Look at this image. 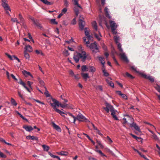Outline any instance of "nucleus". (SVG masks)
Instances as JSON below:
<instances>
[{"label": "nucleus", "mask_w": 160, "mask_h": 160, "mask_svg": "<svg viewBox=\"0 0 160 160\" xmlns=\"http://www.w3.org/2000/svg\"><path fill=\"white\" fill-rule=\"evenodd\" d=\"M52 100L53 103L50 102V104L51 106L52 107L53 109L58 113L60 114L61 116L62 115V114L65 113L64 112L56 108V107L60 106L61 108H68L70 109H73V108L72 106L68 104L65 103L63 102V103H62L60 102L59 101L53 98H52Z\"/></svg>", "instance_id": "f257e3e1"}, {"label": "nucleus", "mask_w": 160, "mask_h": 160, "mask_svg": "<svg viewBox=\"0 0 160 160\" xmlns=\"http://www.w3.org/2000/svg\"><path fill=\"white\" fill-rule=\"evenodd\" d=\"M78 49L80 52H76L74 53L73 57L74 60L76 63L78 62L80 59L82 62H84L87 57L86 52L83 51V48L81 46L78 47Z\"/></svg>", "instance_id": "f03ea898"}, {"label": "nucleus", "mask_w": 160, "mask_h": 160, "mask_svg": "<svg viewBox=\"0 0 160 160\" xmlns=\"http://www.w3.org/2000/svg\"><path fill=\"white\" fill-rule=\"evenodd\" d=\"M106 107H103V108L106 111L107 113H108L109 111L111 112V114L112 116V117L116 120H118V117L115 115V112L117 111L115 110L113 108L112 106L108 103L106 102L105 103Z\"/></svg>", "instance_id": "7ed1b4c3"}, {"label": "nucleus", "mask_w": 160, "mask_h": 160, "mask_svg": "<svg viewBox=\"0 0 160 160\" xmlns=\"http://www.w3.org/2000/svg\"><path fill=\"white\" fill-rule=\"evenodd\" d=\"M88 47L89 48L93 53H95L99 52V49L95 42L92 43L89 45H88Z\"/></svg>", "instance_id": "20e7f679"}, {"label": "nucleus", "mask_w": 160, "mask_h": 160, "mask_svg": "<svg viewBox=\"0 0 160 160\" xmlns=\"http://www.w3.org/2000/svg\"><path fill=\"white\" fill-rule=\"evenodd\" d=\"M78 120L79 121L85 122H89V121L81 113L78 114L76 117V120Z\"/></svg>", "instance_id": "39448f33"}, {"label": "nucleus", "mask_w": 160, "mask_h": 160, "mask_svg": "<svg viewBox=\"0 0 160 160\" xmlns=\"http://www.w3.org/2000/svg\"><path fill=\"white\" fill-rule=\"evenodd\" d=\"M2 7L6 11V13H9L8 11L9 10V11H10L11 9L8 4V1L6 0H2Z\"/></svg>", "instance_id": "423d86ee"}, {"label": "nucleus", "mask_w": 160, "mask_h": 160, "mask_svg": "<svg viewBox=\"0 0 160 160\" xmlns=\"http://www.w3.org/2000/svg\"><path fill=\"white\" fill-rule=\"evenodd\" d=\"M67 115L69 116L70 117L67 118L69 121L75 124L76 121V117L73 115L71 113L69 112H64Z\"/></svg>", "instance_id": "0eeeda50"}, {"label": "nucleus", "mask_w": 160, "mask_h": 160, "mask_svg": "<svg viewBox=\"0 0 160 160\" xmlns=\"http://www.w3.org/2000/svg\"><path fill=\"white\" fill-rule=\"evenodd\" d=\"M85 25V22L80 18L79 21V26L81 30H82L84 29Z\"/></svg>", "instance_id": "6e6552de"}, {"label": "nucleus", "mask_w": 160, "mask_h": 160, "mask_svg": "<svg viewBox=\"0 0 160 160\" xmlns=\"http://www.w3.org/2000/svg\"><path fill=\"white\" fill-rule=\"evenodd\" d=\"M141 75L143 78L146 79H148L152 82H153L154 81V78L152 76H148L146 74L142 73L141 74Z\"/></svg>", "instance_id": "1a4fd4ad"}, {"label": "nucleus", "mask_w": 160, "mask_h": 160, "mask_svg": "<svg viewBox=\"0 0 160 160\" xmlns=\"http://www.w3.org/2000/svg\"><path fill=\"white\" fill-rule=\"evenodd\" d=\"M120 55L121 56V58L124 61H126L127 62H128V60L127 58V56H126L125 53L122 52H120Z\"/></svg>", "instance_id": "9d476101"}, {"label": "nucleus", "mask_w": 160, "mask_h": 160, "mask_svg": "<svg viewBox=\"0 0 160 160\" xmlns=\"http://www.w3.org/2000/svg\"><path fill=\"white\" fill-rule=\"evenodd\" d=\"M130 127H133L134 129L139 132H140V127H138L135 123L133 122L130 124Z\"/></svg>", "instance_id": "9b49d317"}, {"label": "nucleus", "mask_w": 160, "mask_h": 160, "mask_svg": "<svg viewBox=\"0 0 160 160\" xmlns=\"http://www.w3.org/2000/svg\"><path fill=\"white\" fill-rule=\"evenodd\" d=\"M18 82L20 84L22 85L29 92H30V89L26 86V84L21 79H20L19 80Z\"/></svg>", "instance_id": "f8f14e48"}, {"label": "nucleus", "mask_w": 160, "mask_h": 160, "mask_svg": "<svg viewBox=\"0 0 160 160\" xmlns=\"http://www.w3.org/2000/svg\"><path fill=\"white\" fill-rule=\"evenodd\" d=\"M33 23L39 28L41 29L42 27L41 24L39 23L38 20L36 19L33 22Z\"/></svg>", "instance_id": "ddd939ff"}, {"label": "nucleus", "mask_w": 160, "mask_h": 160, "mask_svg": "<svg viewBox=\"0 0 160 160\" xmlns=\"http://www.w3.org/2000/svg\"><path fill=\"white\" fill-rule=\"evenodd\" d=\"M23 128L27 131L30 132L33 130V128L30 126L25 125L23 126Z\"/></svg>", "instance_id": "4468645a"}, {"label": "nucleus", "mask_w": 160, "mask_h": 160, "mask_svg": "<svg viewBox=\"0 0 160 160\" xmlns=\"http://www.w3.org/2000/svg\"><path fill=\"white\" fill-rule=\"evenodd\" d=\"M85 35L87 36V38H88V39L89 40H91L92 38V37L91 35H90L89 32L87 30V28H85Z\"/></svg>", "instance_id": "2eb2a0df"}, {"label": "nucleus", "mask_w": 160, "mask_h": 160, "mask_svg": "<svg viewBox=\"0 0 160 160\" xmlns=\"http://www.w3.org/2000/svg\"><path fill=\"white\" fill-rule=\"evenodd\" d=\"M27 139H31L32 140L38 141V138L37 137H35L34 136H31L30 135H28L26 137Z\"/></svg>", "instance_id": "dca6fc26"}, {"label": "nucleus", "mask_w": 160, "mask_h": 160, "mask_svg": "<svg viewBox=\"0 0 160 160\" xmlns=\"http://www.w3.org/2000/svg\"><path fill=\"white\" fill-rule=\"evenodd\" d=\"M110 23L111 29L116 28H117V25L114 21H110Z\"/></svg>", "instance_id": "f3484780"}, {"label": "nucleus", "mask_w": 160, "mask_h": 160, "mask_svg": "<svg viewBox=\"0 0 160 160\" xmlns=\"http://www.w3.org/2000/svg\"><path fill=\"white\" fill-rule=\"evenodd\" d=\"M22 72L25 77H27L28 76H30L32 78V76L31 74L29 72H27V71L25 70H23V71H22Z\"/></svg>", "instance_id": "a211bd4d"}, {"label": "nucleus", "mask_w": 160, "mask_h": 160, "mask_svg": "<svg viewBox=\"0 0 160 160\" xmlns=\"http://www.w3.org/2000/svg\"><path fill=\"white\" fill-rule=\"evenodd\" d=\"M52 126L58 132H61L60 128L54 122H52Z\"/></svg>", "instance_id": "6ab92c4d"}, {"label": "nucleus", "mask_w": 160, "mask_h": 160, "mask_svg": "<svg viewBox=\"0 0 160 160\" xmlns=\"http://www.w3.org/2000/svg\"><path fill=\"white\" fill-rule=\"evenodd\" d=\"M104 11L105 12V14L106 16L109 18H111V17L110 16L109 14V11L108 10V8L107 7H106L104 9Z\"/></svg>", "instance_id": "aec40b11"}, {"label": "nucleus", "mask_w": 160, "mask_h": 160, "mask_svg": "<svg viewBox=\"0 0 160 160\" xmlns=\"http://www.w3.org/2000/svg\"><path fill=\"white\" fill-rule=\"evenodd\" d=\"M78 0H72V1L75 6H77L78 7L82 9V8L80 5L78 3Z\"/></svg>", "instance_id": "412c9836"}, {"label": "nucleus", "mask_w": 160, "mask_h": 160, "mask_svg": "<svg viewBox=\"0 0 160 160\" xmlns=\"http://www.w3.org/2000/svg\"><path fill=\"white\" fill-rule=\"evenodd\" d=\"M83 41L85 42V44H86L87 46L88 47V45L90 43L89 41L90 40L88 39V38L87 37H84L83 38Z\"/></svg>", "instance_id": "4be33fe9"}, {"label": "nucleus", "mask_w": 160, "mask_h": 160, "mask_svg": "<svg viewBox=\"0 0 160 160\" xmlns=\"http://www.w3.org/2000/svg\"><path fill=\"white\" fill-rule=\"evenodd\" d=\"M118 49L119 51V52H122L123 51V49L122 48V45L119 42L118 43H116Z\"/></svg>", "instance_id": "5701e85b"}, {"label": "nucleus", "mask_w": 160, "mask_h": 160, "mask_svg": "<svg viewBox=\"0 0 160 160\" xmlns=\"http://www.w3.org/2000/svg\"><path fill=\"white\" fill-rule=\"evenodd\" d=\"M81 75L83 78L86 80L89 78L88 74V73H82Z\"/></svg>", "instance_id": "b1692460"}, {"label": "nucleus", "mask_w": 160, "mask_h": 160, "mask_svg": "<svg viewBox=\"0 0 160 160\" xmlns=\"http://www.w3.org/2000/svg\"><path fill=\"white\" fill-rule=\"evenodd\" d=\"M81 69L82 72L88 71V68L86 65H83L82 66Z\"/></svg>", "instance_id": "393cba45"}, {"label": "nucleus", "mask_w": 160, "mask_h": 160, "mask_svg": "<svg viewBox=\"0 0 160 160\" xmlns=\"http://www.w3.org/2000/svg\"><path fill=\"white\" fill-rule=\"evenodd\" d=\"M78 8L77 6H75L74 8V10L75 14L77 16L79 14V10L78 9Z\"/></svg>", "instance_id": "a878e982"}, {"label": "nucleus", "mask_w": 160, "mask_h": 160, "mask_svg": "<svg viewBox=\"0 0 160 160\" xmlns=\"http://www.w3.org/2000/svg\"><path fill=\"white\" fill-rule=\"evenodd\" d=\"M25 49L26 51L29 52H31L32 51V47L29 45H28L25 46Z\"/></svg>", "instance_id": "bb28decb"}, {"label": "nucleus", "mask_w": 160, "mask_h": 160, "mask_svg": "<svg viewBox=\"0 0 160 160\" xmlns=\"http://www.w3.org/2000/svg\"><path fill=\"white\" fill-rule=\"evenodd\" d=\"M48 154L50 156L53 158H57L58 160H61V159L60 158V157H59L58 156L54 155H53L52 153H51L50 152H48Z\"/></svg>", "instance_id": "cd10ccee"}, {"label": "nucleus", "mask_w": 160, "mask_h": 160, "mask_svg": "<svg viewBox=\"0 0 160 160\" xmlns=\"http://www.w3.org/2000/svg\"><path fill=\"white\" fill-rule=\"evenodd\" d=\"M114 39L116 43L119 42V41L120 40V38L118 36H115L114 37Z\"/></svg>", "instance_id": "c85d7f7f"}, {"label": "nucleus", "mask_w": 160, "mask_h": 160, "mask_svg": "<svg viewBox=\"0 0 160 160\" xmlns=\"http://www.w3.org/2000/svg\"><path fill=\"white\" fill-rule=\"evenodd\" d=\"M89 68L90 72H94L96 71V68L93 66H89Z\"/></svg>", "instance_id": "c756f323"}, {"label": "nucleus", "mask_w": 160, "mask_h": 160, "mask_svg": "<svg viewBox=\"0 0 160 160\" xmlns=\"http://www.w3.org/2000/svg\"><path fill=\"white\" fill-rule=\"evenodd\" d=\"M42 147L43 148L44 151L46 152H48L50 148L49 146L45 145H42Z\"/></svg>", "instance_id": "7c9ffc66"}, {"label": "nucleus", "mask_w": 160, "mask_h": 160, "mask_svg": "<svg viewBox=\"0 0 160 160\" xmlns=\"http://www.w3.org/2000/svg\"><path fill=\"white\" fill-rule=\"evenodd\" d=\"M92 25L94 29L96 31H97L98 30V27L97 26L96 22L95 21H93L92 22Z\"/></svg>", "instance_id": "2f4dec72"}, {"label": "nucleus", "mask_w": 160, "mask_h": 160, "mask_svg": "<svg viewBox=\"0 0 160 160\" xmlns=\"http://www.w3.org/2000/svg\"><path fill=\"white\" fill-rule=\"evenodd\" d=\"M58 154L63 156H66L68 155V152H67L62 151L59 152Z\"/></svg>", "instance_id": "473e14b6"}, {"label": "nucleus", "mask_w": 160, "mask_h": 160, "mask_svg": "<svg viewBox=\"0 0 160 160\" xmlns=\"http://www.w3.org/2000/svg\"><path fill=\"white\" fill-rule=\"evenodd\" d=\"M95 151L96 152H98L101 155V156L106 157V156L104 153H103L100 150L98 149H96Z\"/></svg>", "instance_id": "72a5a7b5"}, {"label": "nucleus", "mask_w": 160, "mask_h": 160, "mask_svg": "<svg viewBox=\"0 0 160 160\" xmlns=\"http://www.w3.org/2000/svg\"><path fill=\"white\" fill-rule=\"evenodd\" d=\"M126 116L128 118V121H129L131 122H132V123L133 122V118L132 117H130L129 115H126Z\"/></svg>", "instance_id": "f704fd0d"}, {"label": "nucleus", "mask_w": 160, "mask_h": 160, "mask_svg": "<svg viewBox=\"0 0 160 160\" xmlns=\"http://www.w3.org/2000/svg\"><path fill=\"white\" fill-rule=\"evenodd\" d=\"M156 89L159 92H160V87L159 86H157L155 87ZM158 99L160 100V95L157 94Z\"/></svg>", "instance_id": "c9c22d12"}, {"label": "nucleus", "mask_w": 160, "mask_h": 160, "mask_svg": "<svg viewBox=\"0 0 160 160\" xmlns=\"http://www.w3.org/2000/svg\"><path fill=\"white\" fill-rule=\"evenodd\" d=\"M106 81L110 86L112 88L114 87V84L112 81H109L107 79L106 80Z\"/></svg>", "instance_id": "e433bc0d"}, {"label": "nucleus", "mask_w": 160, "mask_h": 160, "mask_svg": "<svg viewBox=\"0 0 160 160\" xmlns=\"http://www.w3.org/2000/svg\"><path fill=\"white\" fill-rule=\"evenodd\" d=\"M11 102L12 104L15 106H16L17 104V103L16 102L15 100L13 98H11Z\"/></svg>", "instance_id": "4c0bfd02"}, {"label": "nucleus", "mask_w": 160, "mask_h": 160, "mask_svg": "<svg viewBox=\"0 0 160 160\" xmlns=\"http://www.w3.org/2000/svg\"><path fill=\"white\" fill-rule=\"evenodd\" d=\"M63 53L64 55L67 56L69 55L68 50L65 49L63 52Z\"/></svg>", "instance_id": "58836bf2"}, {"label": "nucleus", "mask_w": 160, "mask_h": 160, "mask_svg": "<svg viewBox=\"0 0 160 160\" xmlns=\"http://www.w3.org/2000/svg\"><path fill=\"white\" fill-rule=\"evenodd\" d=\"M24 57L26 59L29 60L30 57L29 54L28 53H27L26 51L24 52Z\"/></svg>", "instance_id": "ea45409f"}, {"label": "nucleus", "mask_w": 160, "mask_h": 160, "mask_svg": "<svg viewBox=\"0 0 160 160\" xmlns=\"http://www.w3.org/2000/svg\"><path fill=\"white\" fill-rule=\"evenodd\" d=\"M98 59L99 60L101 61V62L102 63V64H104L105 62L104 61L103 58L100 57H99Z\"/></svg>", "instance_id": "a19ab883"}, {"label": "nucleus", "mask_w": 160, "mask_h": 160, "mask_svg": "<svg viewBox=\"0 0 160 160\" xmlns=\"http://www.w3.org/2000/svg\"><path fill=\"white\" fill-rule=\"evenodd\" d=\"M42 2L46 5H50V2H48L47 0H40Z\"/></svg>", "instance_id": "79ce46f5"}, {"label": "nucleus", "mask_w": 160, "mask_h": 160, "mask_svg": "<svg viewBox=\"0 0 160 160\" xmlns=\"http://www.w3.org/2000/svg\"><path fill=\"white\" fill-rule=\"evenodd\" d=\"M45 91L44 92V94L47 97H49L50 96V94L49 93V92L48 91L46 87H45Z\"/></svg>", "instance_id": "37998d69"}, {"label": "nucleus", "mask_w": 160, "mask_h": 160, "mask_svg": "<svg viewBox=\"0 0 160 160\" xmlns=\"http://www.w3.org/2000/svg\"><path fill=\"white\" fill-rule=\"evenodd\" d=\"M38 81L40 83V84L42 85V86H44V82L40 78H38Z\"/></svg>", "instance_id": "c03bdc74"}, {"label": "nucleus", "mask_w": 160, "mask_h": 160, "mask_svg": "<svg viewBox=\"0 0 160 160\" xmlns=\"http://www.w3.org/2000/svg\"><path fill=\"white\" fill-rule=\"evenodd\" d=\"M64 97L62 95H61L60 96L61 98L63 100H64V102H62V103H63V102L65 103H66L68 102V100L67 99H65L64 98Z\"/></svg>", "instance_id": "a18cd8bd"}, {"label": "nucleus", "mask_w": 160, "mask_h": 160, "mask_svg": "<svg viewBox=\"0 0 160 160\" xmlns=\"http://www.w3.org/2000/svg\"><path fill=\"white\" fill-rule=\"evenodd\" d=\"M64 5L66 7H68L69 5L68 0H64Z\"/></svg>", "instance_id": "49530a36"}, {"label": "nucleus", "mask_w": 160, "mask_h": 160, "mask_svg": "<svg viewBox=\"0 0 160 160\" xmlns=\"http://www.w3.org/2000/svg\"><path fill=\"white\" fill-rule=\"evenodd\" d=\"M102 72L104 76L107 77L108 76L109 74L105 70H103Z\"/></svg>", "instance_id": "de8ad7c7"}, {"label": "nucleus", "mask_w": 160, "mask_h": 160, "mask_svg": "<svg viewBox=\"0 0 160 160\" xmlns=\"http://www.w3.org/2000/svg\"><path fill=\"white\" fill-rule=\"evenodd\" d=\"M123 119L124 121V122H123V124H125L126 123H128V124H129L130 125V124L129 122H128V120H127V119H128L127 118H123Z\"/></svg>", "instance_id": "09e8293b"}, {"label": "nucleus", "mask_w": 160, "mask_h": 160, "mask_svg": "<svg viewBox=\"0 0 160 160\" xmlns=\"http://www.w3.org/2000/svg\"><path fill=\"white\" fill-rule=\"evenodd\" d=\"M130 135L132 136V137H133L135 139H136L137 140H138V139H141V138L138 137L137 136H135L132 133H131Z\"/></svg>", "instance_id": "8fccbe9b"}, {"label": "nucleus", "mask_w": 160, "mask_h": 160, "mask_svg": "<svg viewBox=\"0 0 160 160\" xmlns=\"http://www.w3.org/2000/svg\"><path fill=\"white\" fill-rule=\"evenodd\" d=\"M126 76H127L128 77H129L131 78H133L134 77H133L132 75L130 74L128 72H126Z\"/></svg>", "instance_id": "3c124183"}, {"label": "nucleus", "mask_w": 160, "mask_h": 160, "mask_svg": "<svg viewBox=\"0 0 160 160\" xmlns=\"http://www.w3.org/2000/svg\"><path fill=\"white\" fill-rule=\"evenodd\" d=\"M99 34H100V36L96 34H95V37L98 40H99L100 39V37H101V35L100 34V32H99Z\"/></svg>", "instance_id": "603ef678"}, {"label": "nucleus", "mask_w": 160, "mask_h": 160, "mask_svg": "<svg viewBox=\"0 0 160 160\" xmlns=\"http://www.w3.org/2000/svg\"><path fill=\"white\" fill-rule=\"evenodd\" d=\"M73 77H74L77 80H78L80 78V77L78 74H77L76 75L74 74V76Z\"/></svg>", "instance_id": "864d4df0"}, {"label": "nucleus", "mask_w": 160, "mask_h": 160, "mask_svg": "<svg viewBox=\"0 0 160 160\" xmlns=\"http://www.w3.org/2000/svg\"><path fill=\"white\" fill-rule=\"evenodd\" d=\"M0 157L3 158H6V156L5 155H4L3 153L0 152Z\"/></svg>", "instance_id": "5fc2aeb1"}, {"label": "nucleus", "mask_w": 160, "mask_h": 160, "mask_svg": "<svg viewBox=\"0 0 160 160\" xmlns=\"http://www.w3.org/2000/svg\"><path fill=\"white\" fill-rule=\"evenodd\" d=\"M19 19L20 20L21 22H23V18L21 14H19Z\"/></svg>", "instance_id": "6e6d98bb"}, {"label": "nucleus", "mask_w": 160, "mask_h": 160, "mask_svg": "<svg viewBox=\"0 0 160 160\" xmlns=\"http://www.w3.org/2000/svg\"><path fill=\"white\" fill-rule=\"evenodd\" d=\"M69 73L72 77H73L74 76L75 74L73 72V71L72 70H70L69 71Z\"/></svg>", "instance_id": "4d7b16f0"}, {"label": "nucleus", "mask_w": 160, "mask_h": 160, "mask_svg": "<svg viewBox=\"0 0 160 160\" xmlns=\"http://www.w3.org/2000/svg\"><path fill=\"white\" fill-rule=\"evenodd\" d=\"M51 21L52 23L54 24H58V22L56 21L55 19H52L51 20Z\"/></svg>", "instance_id": "13d9d810"}, {"label": "nucleus", "mask_w": 160, "mask_h": 160, "mask_svg": "<svg viewBox=\"0 0 160 160\" xmlns=\"http://www.w3.org/2000/svg\"><path fill=\"white\" fill-rule=\"evenodd\" d=\"M76 23V21L75 18H74L72 20L71 22V24L72 25L75 24Z\"/></svg>", "instance_id": "bf43d9fd"}, {"label": "nucleus", "mask_w": 160, "mask_h": 160, "mask_svg": "<svg viewBox=\"0 0 160 160\" xmlns=\"http://www.w3.org/2000/svg\"><path fill=\"white\" fill-rule=\"evenodd\" d=\"M152 137H153L154 139L156 140H158V137L155 134H153V135H152Z\"/></svg>", "instance_id": "052dcab7"}, {"label": "nucleus", "mask_w": 160, "mask_h": 160, "mask_svg": "<svg viewBox=\"0 0 160 160\" xmlns=\"http://www.w3.org/2000/svg\"><path fill=\"white\" fill-rule=\"evenodd\" d=\"M116 29V28L111 29L112 32L114 34H116L117 33V32L115 31Z\"/></svg>", "instance_id": "680f3d73"}, {"label": "nucleus", "mask_w": 160, "mask_h": 160, "mask_svg": "<svg viewBox=\"0 0 160 160\" xmlns=\"http://www.w3.org/2000/svg\"><path fill=\"white\" fill-rule=\"evenodd\" d=\"M96 133H97L99 135H100L101 136H103V134H102L100 132V131L99 130H98L97 129V130L96 131Z\"/></svg>", "instance_id": "e2e57ef3"}, {"label": "nucleus", "mask_w": 160, "mask_h": 160, "mask_svg": "<svg viewBox=\"0 0 160 160\" xmlns=\"http://www.w3.org/2000/svg\"><path fill=\"white\" fill-rule=\"evenodd\" d=\"M18 93L19 96L22 99H23V98L22 96V94L21 93V92L20 91H18Z\"/></svg>", "instance_id": "0e129e2a"}, {"label": "nucleus", "mask_w": 160, "mask_h": 160, "mask_svg": "<svg viewBox=\"0 0 160 160\" xmlns=\"http://www.w3.org/2000/svg\"><path fill=\"white\" fill-rule=\"evenodd\" d=\"M113 59L115 63L117 65H119V64L114 57H113Z\"/></svg>", "instance_id": "69168bd1"}, {"label": "nucleus", "mask_w": 160, "mask_h": 160, "mask_svg": "<svg viewBox=\"0 0 160 160\" xmlns=\"http://www.w3.org/2000/svg\"><path fill=\"white\" fill-rule=\"evenodd\" d=\"M29 86V87L30 88L31 87V85L32 84V82H30L29 81H28L27 82Z\"/></svg>", "instance_id": "338daca9"}, {"label": "nucleus", "mask_w": 160, "mask_h": 160, "mask_svg": "<svg viewBox=\"0 0 160 160\" xmlns=\"http://www.w3.org/2000/svg\"><path fill=\"white\" fill-rule=\"evenodd\" d=\"M29 18L33 22L36 19L34 18L33 17L31 16H29Z\"/></svg>", "instance_id": "774afa93"}]
</instances>
